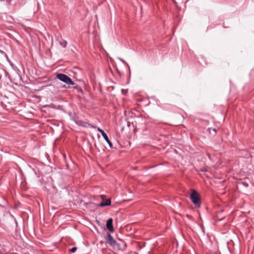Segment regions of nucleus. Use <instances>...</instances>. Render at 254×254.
<instances>
[{"label": "nucleus", "instance_id": "nucleus-8", "mask_svg": "<svg viewBox=\"0 0 254 254\" xmlns=\"http://www.w3.org/2000/svg\"><path fill=\"white\" fill-rule=\"evenodd\" d=\"M77 250V248L76 247H73L72 248H71L70 250V251L71 252V253H74L76 252Z\"/></svg>", "mask_w": 254, "mask_h": 254}, {"label": "nucleus", "instance_id": "nucleus-7", "mask_svg": "<svg viewBox=\"0 0 254 254\" xmlns=\"http://www.w3.org/2000/svg\"><path fill=\"white\" fill-rule=\"evenodd\" d=\"M59 42L60 45L64 48H65L67 46V42L64 40H62Z\"/></svg>", "mask_w": 254, "mask_h": 254}, {"label": "nucleus", "instance_id": "nucleus-4", "mask_svg": "<svg viewBox=\"0 0 254 254\" xmlns=\"http://www.w3.org/2000/svg\"><path fill=\"white\" fill-rule=\"evenodd\" d=\"M106 227L110 231H113L114 228L113 226V219L112 218H110L107 220L106 223Z\"/></svg>", "mask_w": 254, "mask_h": 254}, {"label": "nucleus", "instance_id": "nucleus-1", "mask_svg": "<svg viewBox=\"0 0 254 254\" xmlns=\"http://www.w3.org/2000/svg\"><path fill=\"white\" fill-rule=\"evenodd\" d=\"M190 198L196 207L200 206L201 203L200 198L198 193L194 190H192Z\"/></svg>", "mask_w": 254, "mask_h": 254}, {"label": "nucleus", "instance_id": "nucleus-6", "mask_svg": "<svg viewBox=\"0 0 254 254\" xmlns=\"http://www.w3.org/2000/svg\"><path fill=\"white\" fill-rule=\"evenodd\" d=\"M111 204V200L110 199H107L105 202L102 201L101 203L99 204V206L101 207L108 206Z\"/></svg>", "mask_w": 254, "mask_h": 254}, {"label": "nucleus", "instance_id": "nucleus-13", "mask_svg": "<svg viewBox=\"0 0 254 254\" xmlns=\"http://www.w3.org/2000/svg\"><path fill=\"white\" fill-rule=\"evenodd\" d=\"M212 130L213 131V132H214V133H216V129L215 128H212Z\"/></svg>", "mask_w": 254, "mask_h": 254}, {"label": "nucleus", "instance_id": "nucleus-3", "mask_svg": "<svg viewBox=\"0 0 254 254\" xmlns=\"http://www.w3.org/2000/svg\"><path fill=\"white\" fill-rule=\"evenodd\" d=\"M97 130L99 132H100L102 134V136L103 137L104 139L106 141V142L108 143L109 146L111 148H113V144H112V142L110 141V140H109L107 135L104 132V131L99 127L97 128Z\"/></svg>", "mask_w": 254, "mask_h": 254}, {"label": "nucleus", "instance_id": "nucleus-2", "mask_svg": "<svg viewBox=\"0 0 254 254\" xmlns=\"http://www.w3.org/2000/svg\"><path fill=\"white\" fill-rule=\"evenodd\" d=\"M57 77L60 80L64 82V83L68 85H74V82L71 80V79L68 77L67 75L63 73H58L57 74Z\"/></svg>", "mask_w": 254, "mask_h": 254}, {"label": "nucleus", "instance_id": "nucleus-11", "mask_svg": "<svg viewBox=\"0 0 254 254\" xmlns=\"http://www.w3.org/2000/svg\"><path fill=\"white\" fill-rule=\"evenodd\" d=\"M242 184L245 187H248L249 186V185L248 183H246V182H243L242 183Z\"/></svg>", "mask_w": 254, "mask_h": 254}, {"label": "nucleus", "instance_id": "nucleus-12", "mask_svg": "<svg viewBox=\"0 0 254 254\" xmlns=\"http://www.w3.org/2000/svg\"><path fill=\"white\" fill-rule=\"evenodd\" d=\"M212 128H208V130L209 131V133H211V131H212Z\"/></svg>", "mask_w": 254, "mask_h": 254}, {"label": "nucleus", "instance_id": "nucleus-14", "mask_svg": "<svg viewBox=\"0 0 254 254\" xmlns=\"http://www.w3.org/2000/svg\"><path fill=\"white\" fill-rule=\"evenodd\" d=\"M123 62H125V61L123 60L120 59Z\"/></svg>", "mask_w": 254, "mask_h": 254}, {"label": "nucleus", "instance_id": "nucleus-10", "mask_svg": "<svg viewBox=\"0 0 254 254\" xmlns=\"http://www.w3.org/2000/svg\"><path fill=\"white\" fill-rule=\"evenodd\" d=\"M82 125L85 127H87L88 126H90V125L87 124V123H84V124H83Z\"/></svg>", "mask_w": 254, "mask_h": 254}, {"label": "nucleus", "instance_id": "nucleus-9", "mask_svg": "<svg viewBox=\"0 0 254 254\" xmlns=\"http://www.w3.org/2000/svg\"><path fill=\"white\" fill-rule=\"evenodd\" d=\"M200 171H201V172H206V171H207V169H206V168L204 167V168H203L201 169H200Z\"/></svg>", "mask_w": 254, "mask_h": 254}, {"label": "nucleus", "instance_id": "nucleus-5", "mask_svg": "<svg viewBox=\"0 0 254 254\" xmlns=\"http://www.w3.org/2000/svg\"><path fill=\"white\" fill-rule=\"evenodd\" d=\"M107 240L108 243L110 245H111V246L115 245L116 242L114 240V239L112 237L111 235L109 233L107 235Z\"/></svg>", "mask_w": 254, "mask_h": 254}]
</instances>
